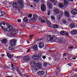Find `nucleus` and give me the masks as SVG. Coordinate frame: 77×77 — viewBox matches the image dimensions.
<instances>
[{
    "label": "nucleus",
    "mask_w": 77,
    "mask_h": 77,
    "mask_svg": "<svg viewBox=\"0 0 77 77\" xmlns=\"http://www.w3.org/2000/svg\"><path fill=\"white\" fill-rule=\"evenodd\" d=\"M0 24L2 29V31L4 33H6L7 31L10 32L12 30V26L10 24H9L5 22L1 23Z\"/></svg>",
    "instance_id": "obj_1"
},
{
    "label": "nucleus",
    "mask_w": 77,
    "mask_h": 77,
    "mask_svg": "<svg viewBox=\"0 0 77 77\" xmlns=\"http://www.w3.org/2000/svg\"><path fill=\"white\" fill-rule=\"evenodd\" d=\"M30 65H31L30 68L32 70L33 72H35L38 70V68H42V65L40 63H38L37 65L36 62L35 61H32L30 63Z\"/></svg>",
    "instance_id": "obj_2"
},
{
    "label": "nucleus",
    "mask_w": 77,
    "mask_h": 77,
    "mask_svg": "<svg viewBox=\"0 0 77 77\" xmlns=\"http://www.w3.org/2000/svg\"><path fill=\"white\" fill-rule=\"evenodd\" d=\"M47 39L48 41L55 42L56 41V37L55 35H48L47 36Z\"/></svg>",
    "instance_id": "obj_3"
},
{
    "label": "nucleus",
    "mask_w": 77,
    "mask_h": 77,
    "mask_svg": "<svg viewBox=\"0 0 77 77\" xmlns=\"http://www.w3.org/2000/svg\"><path fill=\"white\" fill-rule=\"evenodd\" d=\"M41 8L42 11L44 12L46 10V6L44 4H42L41 5Z\"/></svg>",
    "instance_id": "obj_4"
},
{
    "label": "nucleus",
    "mask_w": 77,
    "mask_h": 77,
    "mask_svg": "<svg viewBox=\"0 0 77 77\" xmlns=\"http://www.w3.org/2000/svg\"><path fill=\"white\" fill-rule=\"evenodd\" d=\"M63 15V11H61L60 13L59 16L57 17V19L59 21H60V17H62Z\"/></svg>",
    "instance_id": "obj_5"
},
{
    "label": "nucleus",
    "mask_w": 77,
    "mask_h": 77,
    "mask_svg": "<svg viewBox=\"0 0 77 77\" xmlns=\"http://www.w3.org/2000/svg\"><path fill=\"white\" fill-rule=\"evenodd\" d=\"M16 42H17V40L15 39H13L11 40L10 41V44L11 45H13L14 46L16 44Z\"/></svg>",
    "instance_id": "obj_6"
},
{
    "label": "nucleus",
    "mask_w": 77,
    "mask_h": 77,
    "mask_svg": "<svg viewBox=\"0 0 77 77\" xmlns=\"http://www.w3.org/2000/svg\"><path fill=\"white\" fill-rule=\"evenodd\" d=\"M54 12L55 14H58L59 13V10L56 7L54 8Z\"/></svg>",
    "instance_id": "obj_7"
},
{
    "label": "nucleus",
    "mask_w": 77,
    "mask_h": 77,
    "mask_svg": "<svg viewBox=\"0 0 77 77\" xmlns=\"http://www.w3.org/2000/svg\"><path fill=\"white\" fill-rule=\"evenodd\" d=\"M30 59V57L27 55L23 58V60L24 61H29Z\"/></svg>",
    "instance_id": "obj_8"
},
{
    "label": "nucleus",
    "mask_w": 77,
    "mask_h": 77,
    "mask_svg": "<svg viewBox=\"0 0 77 77\" xmlns=\"http://www.w3.org/2000/svg\"><path fill=\"white\" fill-rule=\"evenodd\" d=\"M18 31L17 30L13 29L11 32V35H15L18 33Z\"/></svg>",
    "instance_id": "obj_9"
},
{
    "label": "nucleus",
    "mask_w": 77,
    "mask_h": 77,
    "mask_svg": "<svg viewBox=\"0 0 77 77\" xmlns=\"http://www.w3.org/2000/svg\"><path fill=\"white\" fill-rule=\"evenodd\" d=\"M39 46L38 47L40 48H42L44 47V44L42 42L38 43Z\"/></svg>",
    "instance_id": "obj_10"
},
{
    "label": "nucleus",
    "mask_w": 77,
    "mask_h": 77,
    "mask_svg": "<svg viewBox=\"0 0 77 77\" xmlns=\"http://www.w3.org/2000/svg\"><path fill=\"white\" fill-rule=\"evenodd\" d=\"M46 21L48 26H49V27L51 28V27H52V24L51 23V22L48 20H47Z\"/></svg>",
    "instance_id": "obj_11"
},
{
    "label": "nucleus",
    "mask_w": 77,
    "mask_h": 77,
    "mask_svg": "<svg viewBox=\"0 0 77 77\" xmlns=\"http://www.w3.org/2000/svg\"><path fill=\"white\" fill-rule=\"evenodd\" d=\"M71 12L73 15H76L77 14V10L76 9H74L72 10Z\"/></svg>",
    "instance_id": "obj_12"
},
{
    "label": "nucleus",
    "mask_w": 77,
    "mask_h": 77,
    "mask_svg": "<svg viewBox=\"0 0 77 77\" xmlns=\"http://www.w3.org/2000/svg\"><path fill=\"white\" fill-rule=\"evenodd\" d=\"M60 34L61 35H68V33H67L65 31H62L60 32Z\"/></svg>",
    "instance_id": "obj_13"
},
{
    "label": "nucleus",
    "mask_w": 77,
    "mask_h": 77,
    "mask_svg": "<svg viewBox=\"0 0 77 77\" xmlns=\"http://www.w3.org/2000/svg\"><path fill=\"white\" fill-rule=\"evenodd\" d=\"M32 59H39V57L38 55L36 54H35L34 55H33L32 57Z\"/></svg>",
    "instance_id": "obj_14"
},
{
    "label": "nucleus",
    "mask_w": 77,
    "mask_h": 77,
    "mask_svg": "<svg viewBox=\"0 0 77 77\" xmlns=\"http://www.w3.org/2000/svg\"><path fill=\"white\" fill-rule=\"evenodd\" d=\"M48 7L49 9H52V8H53V5H52V4L49 3H48Z\"/></svg>",
    "instance_id": "obj_15"
},
{
    "label": "nucleus",
    "mask_w": 77,
    "mask_h": 77,
    "mask_svg": "<svg viewBox=\"0 0 77 77\" xmlns=\"http://www.w3.org/2000/svg\"><path fill=\"white\" fill-rule=\"evenodd\" d=\"M58 40L59 42H65V40L63 38H59Z\"/></svg>",
    "instance_id": "obj_16"
},
{
    "label": "nucleus",
    "mask_w": 77,
    "mask_h": 77,
    "mask_svg": "<svg viewBox=\"0 0 77 77\" xmlns=\"http://www.w3.org/2000/svg\"><path fill=\"white\" fill-rule=\"evenodd\" d=\"M45 73V72H44V71H39L38 72V74L39 75H43Z\"/></svg>",
    "instance_id": "obj_17"
},
{
    "label": "nucleus",
    "mask_w": 77,
    "mask_h": 77,
    "mask_svg": "<svg viewBox=\"0 0 77 77\" xmlns=\"http://www.w3.org/2000/svg\"><path fill=\"white\" fill-rule=\"evenodd\" d=\"M64 7H66L68 5V2L66 0H64Z\"/></svg>",
    "instance_id": "obj_18"
},
{
    "label": "nucleus",
    "mask_w": 77,
    "mask_h": 77,
    "mask_svg": "<svg viewBox=\"0 0 77 77\" xmlns=\"http://www.w3.org/2000/svg\"><path fill=\"white\" fill-rule=\"evenodd\" d=\"M5 15V13L2 10H0V17Z\"/></svg>",
    "instance_id": "obj_19"
},
{
    "label": "nucleus",
    "mask_w": 77,
    "mask_h": 77,
    "mask_svg": "<svg viewBox=\"0 0 77 77\" xmlns=\"http://www.w3.org/2000/svg\"><path fill=\"white\" fill-rule=\"evenodd\" d=\"M71 34L75 35L77 34V31L76 30H73L71 31Z\"/></svg>",
    "instance_id": "obj_20"
},
{
    "label": "nucleus",
    "mask_w": 77,
    "mask_h": 77,
    "mask_svg": "<svg viewBox=\"0 0 77 77\" xmlns=\"http://www.w3.org/2000/svg\"><path fill=\"white\" fill-rule=\"evenodd\" d=\"M17 3L19 5H23V4L24 3V2H23L22 0H18Z\"/></svg>",
    "instance_id": "obj_21"
},
{
    "label": "nucleus",
    "mask_w": 77,
    "mask_h": 77,
    "mask_svg": "<svg viewBox=\"0 0 77 77\" xmlns=\"http://www.w3.org/2000/svg\"><path fill=\"white\" fill-rule=\"evenodd\" d=\"M17 72H18V74H20V75L21 77H22L23 76V74H22V73H21V72L20 71V68H17Z\"/></svg>",
    "instance_id": "obj_22"
},
{
    "label": "nucleus",
    "mask_w": 77,
    "mask_h": 77,
    "mask_svg": "<svg viewBox=\"0 0 77 77\" xmlns=\"http://www.w3.org/2000/svg\"><path fill=\"white\" fill-rule=\"evenodd\" d=\"M2 42L5 44L8 43V40L6 38H4L2 40Z\"/></svg>",
    "instance_id": "obj_23"
},
{
    "label": "nucleus",
    "mask_w": 77,
    "mask_h": 77,
    "mask_svg": "<svg viewBox=\"0 0 77 77\" xmlns=\"http://www.w3.org/2000/svg\"><path fill=\"white\" fill-rule=\"evenodd\" d=\"M13 6L14 8H17V7H18V5H17V2H14L13 4Z\"/></svg>",
    "instance_id": "obj_24"
},
{
    "label": "nucleus",
    "mask_w": 77,
    "mask_h": 77,
    "mask_svg": "<svg viewBox=\"0 0 77 77\" xmlns=\"http://www.w3.org/2000/svg\"><path fill=\"white\" fill-rule=\"evenodd\" d=\"M64 14L65 16H66L67 17H69V14L68 11H65L64 12Z\"/></svg>",
    "instance_id": "obj_25"
},
{
    "label": "nucleus",
    "mask_w": 77,
    "mask_h": 77,
    "mask_svg": "<svg viewBox=\"0 0 77 77\" xmlns=\"http://www.w3.org/2000/svg\"><path fill=\"white\" fill-rule=\"evenodd\" d=\"M53 26L54 29H58L59 28V26L56 24L53 25Z\"/></svg>",
    "instance_id": "obj_26"
},
{
    "label": "nucleus",
    "mask_w": 77,
    "mask_h": 77,
    "mask_svg": "<svg viewBox=\"0 0 77 77\" xmlns=\"http://www.w3.org/2000/svg\"><path fill=\"white\" fill-rule=\"evenodd\" d=\"M69 27L72 29V28H74V27H75V25H74V23H71L70 24Z\"/></svg>",
    "instance_id": "obj_27"
},
{
    "label": "nucleus",
    "mask_w": 77,
    "mask_h": 77,
    "mask_svg": "<svg viewBox=\"0 0 77 77\" xmlns=\"http://www.w3.org/2000/svg\"><path fill=\"white\" fill-rule=\"evenodd\" d=\"M33 48L35 51H37V50L38 49V46L36 45H35L33 47Z\"/></svg>",
    "instance_id": "obj_28"
},
{
    "label": "nucleus",
    "mask_w": 77,
    "mask_h": 77,
    "mask_svg": "<svg viewBox=\"0 0 77 77\" xmlns=\"http://www.w3.org/2000/svg\"><path fill=\"white\" fill-rule=\"evenodd\" d=\"M38 15L36 14H34L33 15V20H37L38 18Z\"/></svg>",
    "instance_id": "obj_29"
},
{
    "label": "nucleus",
    "mask_w": 77,
    "mask_h": 77,
    "mask_svg": "<svg viewBox=\"0 0 77 77\" xmlns=\"http://www.w3.org/2000/svg\"><path fill=\"white\" fill-rule=\"evenodd\" d=\"M9 50H14V46H10L9 47Z\"/></svg>",
    "instance_id": "obj_30"
},
{
    "label": "nucleus",
    "mask_w": 77,
    "mask_h": 77,
    "mask_svg": "<svg viewBox=\"0 0 77 77\" xmlns=\"http://www.w3.org/2000/svg\"><path fill=\"white\" fill-rule=\"evenodd\" d=\"M18 7H19V8H20V9H22V8H23L24 7V5L23 4L20 5H18Z\"/></svg>",
    "instance_id": "obj_31"
},
{
    "label": "nucleus",
    "mask_w": 77,
    "mask_h": 77,
    "mask_svg": "<svg viewBox=\"0 0 77 77\" xmlns=\"http://www.w3.org/2000/svg\"><path fill=\"white\" fill-rule=\"evenodd\" d=\"M58 6L60 7V8H63V6H64V5H63V4L62 3H60L58 4Z\"/></svg>",
    "instance_id": "obj_32"
},
{
    "label": "nucleus",
    "mask_w": 77,
    "mask_h": 77,
    "mask_svg": "<svg viewBox=\"0 0 77 77\" xmlns=\"http://www.w3.org/2000/svg\"><path fill=\"white\" fill-rule=\"evenodd\" d=\"M7 54L8 57H9V58H11V57H13V56H12V55L10 54H9V53H7Z\"/></svg>",
    "instance_id": "obj_33"
},
{
    "label": "nucleus",
    "mask_w": 77,
    "mask_h": 77,
    "mask_svg": "<svg viewBox=\"0 0 77 77\" xmlns=\"http://www.w3.org/2000/svg\"><path fill=\"white\" fill-rule=\"evenodd\" d=\"M23 21L24 22H26L27 21H28V19L27 17H25L23 18Z\"/></svg>",
    "instance_id": "obj_34"
},
{
    "label": "nucleus",
    "mask_w": 77,
    "mask_h": 77,
    "mask_svg": "<svg viewBox=\"0 0 77 77\" xmlns=\"http://www.w3.org/2000/svg\"><path fill=\"white\" fill-rule=\"evenodd\" d=\"M51 18L52 20H55L56 19V17H55V16L53 15L51 16Z\"/></svg>",
    "instance_id": "obj_35"
},
{
    "label": "nucleus",
    "mask_w": 77,
    "mask_h": 77,
    "mask_svg": "<svg viewBox=\"0 0 77 77\" xmlns=\"http://www.w3.org/2000/svg\"><path fill=\"white\" fill-rule=\"evenodd\" d=\"M51 14V11L50 10H49L48 11V15H50Z\"/></svg>",
    "instance_id": "obj_36"
},
{
    "label": "nucleus",
    "mask_w": 77,
    "mask_h": 77,
    "mask_svg": "<svg viewBox=\"0 0 77 77\" xmlns=\"http://www.w3.org/2000/svg\"><path fill=\"white\" fill-rule=\"evenodd\" d=\"M62 22L64 24H66V21L65 20H63Z\"/></svg>",
    "instance_id": "obj_37"
},
{
    "label": "nucleus",
    "mask_w": 77,
    "mask_h": 77,
    "mask_svg": "<svg viewBox=\"0 0 77 77\" xmlns=\"http://www.w3.org/2000/svg\"><path fill=\"white\" fill-rule=\"evenodd\" d=\"M43 20V18L41 17H40L38 19V20L40 21H41Z\"/></svg>",
    "instance_id": "obj_38"
},
{
    "label": "nucleus",
    "mask_w": 77,
    "mask_h": 77,
    "mask_svg": "<svg viewBox=\"0 0 77 77\" xmlns=\"http://www.w3.org/2000/svg\"><path fill=\"white\" fill-rule=\"evenodd\" d=\"M41 23H46V21H45V20L43 19L41 21Z\"/></svg>",
    "instance_id": "obj_39"
},
{
    "label": "nucleus",
    "mask_w": 77,
    "mask_h": 77,
    "mask_svg": "<svg viewBox=\"0 0 77 77\" xmlns=\"http://www.w3.org/2000/svg\"><path fill=\"white\" fill-rule=\"evenodd\" d=\"M34 21H35L33 19H30L29 21L30 22H31V23H33L34 22Z\"/></svg>",
    "instance_id": "obj_40"
},
{
    "label": "nucleus",
    "mask_w": 77,
    "mask_h": 77,
    "mask_svg": "<svg viewBox=\"0 0 77 77\" xmlns=\"http://www.w3.org/2000/svg\"><path fill=\"white\" fill-rule=\"evenodd\" d=\"M68 48H70V50H71L72 49H73V48H74V46H71V47H69Z\"/></svg>",
    "instance_id": "obj_41"
},
{
    "label": "nucleus",
    "mask_w": 77,
    "mask_h": 77,
    "mask_svg": "<svg viewBox=\"0 0 77 77\" xmlns=\"http://www.w3.org/2000/svg\"><path fill=\"white\" fill-rule=\"evenodd\" d=\"M32 14H29L28 15V18H32Z\"/></svg>",
    "instance_id": "obj_42"
},
{
    "label": "nucleus",
    "mask_w": 77,
    "mask_h": 77,
    "mask_svg": "<svg viewBox=\"0 0 77 77\" xmlns=\"http://www.w3.org/2000/svg\"><path fill=\"white\" fill-rule=\"evenodd\" d=\"M47 63H44V66H45V67H46V66H47Z\"/></svg>",
    "instance_id": "obj_43"
},
{
    "label": "nucleus",
    "mask_w": 77,
    "mask_h": 77,
    "mask_svg": "<svg viewBox=\"0 0 77 77\" xmlns=\"http://www.w3.org/2000/svg\"><path fill=\"white\" fill-rule=\"evenodd\" d=\"M29 38H30L29 39H31V38H33V35H29Z\"/></svg>",
    "instance_id": "obj_44"
},
{
    "label": "nucleus",
    "mask_w": 77,
    "mask_h": 77,
    "mask_svg": "<svg viewBox=\"0 0 77 77\" xmlns=\"http://www.w3.org/2000/svg\"><path fill=\"white\" fill-rule=\"evenodd\" d=\"M34 1L35 3H38L39 2V0H34Z\"/></svg>",
    "instance_id": "obj_45"
},
{
    "label": "nucleus",
    "mask_w": 77,
    "mask_h": 77,
    "mask_svg": "<svg viewBox=\"0 0 77 77\" xmlns=\"http://www.w3.org/2000/svg\"><path fill=\"white\" fill-rule=\"evenodd\" d=\"M57 32H58V31L56 30H54V34H56V33H57Z\"/></svg>",
    "instance_id": "obj_46"
},
{
    "label": "nucleus",
    "mask_w": 77,
    "mask_h": 77,
    "mask_svg": "<svg viewBox=\"0 0 77 77\" xmlns=\"http://www.w3.org/2000/svg\"><path fill=\"white\" fill-rule=\"evenodd\" d=\"M67 65L70 66H72V63H67Z\"/></svg>",
    "instance_id": "obj_47"
},
{
    "label": "nucleus",
    "mask_w": 77,
    "mask_h": 77,
    "mask_svg": "<svg viewBox=\"0 0 77 77\" xmlns=\"http://www.w3.org/2000/svg\"><path fill=\"white\" fill-rule=\"evenodd\" d=\"M21 57H22V56H17L16 57V59H18V58H21Z\"/></svg>",
    "instance_id": "obj_48"
},
{
    "label": "nucleus",
    "mask_w": 77,
    "mask_h": 77,
    "mask_svg": "<svg viewBox=\"0 0 77 77\" xmlns=\"http://www.w3.org/2000/svg\"><path fill=\"white\" fill-rule=\"evenodd\" d=\"M66 55H68V53H66L64 54H63V56H66Z\"/></svg>",
    "instance_id": "obj_49"
},
{
    "label": "nucleus",
    "mask_w": 77,
    "mask_h": 77,
    "mask_svg": "<svg viewBox=\"0 0 77 77\" xmlns=\"http://www.w3.org/2000/svg\"><path fill=\"white\" fill-rule=\"evenodd\" d=\"M56 58L57 59V60L59 59V56L56 55Z\"/></svg>",
    "instance_id": "obj_50"
},
{
    "label": "nucleus",
    "mask_w": 77,
    "mask_h": 77,
    "mask_svg": "<svg viewBox=\"0 0 77 77\" xmlns=\"http://www.w3.org/2000/svg\"><path fill=\"white\" fill-rule=\"evenodd\" d=\"M17 22L18 23H20L21 22V20L20 19H18L17 20Z\"/></svg>",
    "instance_id": "obj_51"
},
{
    "label": "nucleus",
    "mask_w": 77,
    "mask_h": 77,
    "mask_svg": "<svg viewBox=\"0 0 77 77\" xmlns=\"http://www.w3.org/2000/svg\"><path fill=\"white\" fill-rule=\"evenodd\" d=\"M53 59H54V60H56V59H57L56 58V56L54 57Z\"/></svg>",
    "instance_id": "obj_52"
},
{
    "label": "nucleus",
    "mask_w": 77,
    "mask_h": 77,
    "mask_svg": "<svg viewBox=\"0 0 77 77\" xmlns=\"http://www.w3.org/2000/svg\"><path fill=\"white\" fill-rule=\"evenodd\" d=\"M30 47H29L28 48V50L27 51V52H29V51H30Z\"/></svg>",
    "instance_id": "obj_53"
},
{
    "label": "nucleus",
    "mask_w": 77,
    "mask_h": 77,
    "mask_svg": "<svg viewBox=\"0 0 77 77\" xmlns=\"http://www.w3.org/2000/svg\"><path fill=\"white\" fill-rule=\"evenodd\" d=\"M42 58L43 59H45V58H46V57H45V56H42Z\"/></svg>",
    "instance_id": "obj_54"
},
{
    "label": "nucleus",
    "mask_w": 77,
    "mask_h": 77,
    "mask_svg": "<svg viewBox=\"0 0 77 77\" xmlns=\"http://www.w3.org/2000/svg\"><path fill=\"white\" fill-rule=\"evenodd\" d=\"M50 1L52 2V3H53L54 2V1H55V0H50Z\"/></svg>",
    "instance_id": "obj_55"
},
{
    "label": "nucleus",
    "mask_w": 77,
    "mask_h": 77,
    "mask_svg": "<svg viewBox=\"0 0 77 77\" xmlns=\"http://www.w3.org/2000/svg\"><path fill=\"white\" fill-rule=\"evenodd\" d=\"M42 38H41L40 39H38L36 40L37 41H41V40H42Z\"/></svg>",
    "instance_id": "obj_56"
},
{
    "label": "nucleus",
    "mask_w": 77,
    "mask_h": 77,
    "mask_svg": "<svg viewBox=\"0 0 77 77\" xmlns=\"http://www.w3.org/2000/svg\"><path fill=\"white\" fill-rule=\"evenodd\" d=\"M41 1V2L43 3L44 2V0H40Z\"/></svg>",
    "instance_id": "obj_57"
},
{
    "label": "nucleus",
    "mask_w": 77,
    "mask_h": 77,
    "mask_svg": "<svg viewBox=\"0 0 77 77\" xmlns=\"http://www.w3.org/2000/svg\"><path fill=\"white\" fill-rule=\"evenodd\" d=\"M12 69L13 71H15V68H14V67L12 68Z\"/></svg>",
    "instance_id": "obj_58"
},
{
    "label": "nucleus",
    "mask_w": 77,
    "mask_h": 77,
    "mask_svg": "<svg viewBox=\"0 0 77 77\" xmlns=\"http://www.w3.org/2000/svg\"><path fill=\"white\" fill-rule=\"evenodd\" d=\"M57 5V2H54V5Z\"/></svg>",
    "instance_id": "obj_59"
},
{
    "label": "nucleus",
    "mask_w": 77,
    "mask_h": 77,
    "mask_svg": "<svg viewBox=\"0 0 77 77\" xmlns=\"http://www.w3.org/2000/svg\"><path fill=\"white\" fill-rule=\"evenodd\" d=\"M2 57H4L5 56V54H3L1 55Z\"/></svg>",
    "instance_id": "obj_60"
},
{
    "label": "nucleus",
    "mask_w": 77,
    "mask_h": 77,
    "mask_svg": "<svg viewBox=\"0 0 77 77\" xmlns=\"http://www.w3.org/2000/svg\"><path fill=\"white\" fill-rule=\"evenodd\" d=\"M11 67H12V68H13L14 67V64H11Z\"/></svg>",
    "instance_id": "obj_61"
},
{
    "label": "nucleus",
    "mask_w": 77,
    "mask_h": 77,
    "mask_svg": "<svg viewBox=\"0 0 77 77\" xmlns=\"http://www.w3.org/2000/svg\"><path fill=\"white\" fill-rule=\"evenodd\" d=\"M68 1H71V2H73L74 0H68Z\"/></svg>",
    "instance_id": "obj_62"
},
{
    "label": "nucleus",
    "mask_w": 77,
    "mask_h": 77,
    "mask_svg": "<svg viewBox=\"0 0 77 77\" xmlns=\"http://www.w3.org/2000/svg\"><path fill=\"white\" fill-rule=\"evenodd\" d=\"M40 55L41 56H42V54H40Z\"/></svg>",
    "instance_id": "obj_63"
},
{
    "label": "nucleus",
    "mask_w": 77,
    "mask_h": 77,
    "mask_svg": "<svg viewBox=\"0 0 77 77\" xmlns=\"http://www.w3.org/2000/svg\"><path fill=\"white\" fill-rule=\"evenodd\" d=\"M24 76H26V77H27V75L26 74L24 75Z\"/></svg>",
    "instance_id": "obj_64"
}]
</instances>
